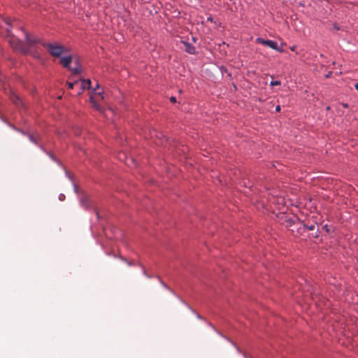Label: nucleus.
<instances>
[{
    "label": "nucleus",
    "instance_id": "obj_1",
    "mask_svg": "<svg viewBox=\"0 0 358 358\" xmlns=\"http://www.w3.org/2000/svg\"><path fill=\"white\" fill-rule=\"evenodd\" d=\"M8 32V42L12 48L15 51H19L23 54L29 52V48L25 45L20 40L9 34V29H6Z\"/></svg>",
    "mask_w": 358,
    "mask_h": 358
},
{
    "label": "nucleus",
    "instance_id": "obj_2",
    "mask_svg": "<svg viewBox=\"0 0 358 358\" xmlns=\"http://www.w3.org/2000/svg\"><path fill=\"white\" fill-rule=\"evenodd\" d=\"M42 45L48 50L52 57H59L66 51V49L63 45L56 43H42Z\"/></svg>",
    "mask_w": 358,
    "mask_h": 358
},
{
    "label": "nucleus",
    "instance_id": "obj_3",
    "mask_svg": "<svg viewBox=\"0 0 358 358\" xmlns=\"http://www.w3.org/2000/svg\"><path fill=\"white\" fill-rule=\"evenodd\" d=\"M256 42L257 43H259V44L264 45L268 46L270 48H271L273 50H276L278 52H282V49L280 48L278 46L277 42H275L274 41L266 40V39H264V38H257L256 39Z\"/></svg>",
    "mask_w": 358,
    "mask_h": 358
},
{
    "label": "nucleus",
    "instance_id": "obj_4",
    "mask_svg": "<svg viewBox=\"0 0 358 358\" xmlns=\"http://www.w3.org/2000/svg\"><path fill=\"white\" fill-rule=\"evenodd\" d=\"M78 87H79V90L77 92L78 95H80L83 93V92L85 89H90L91 87V80H80L79 84L78 85Z\"/></svg>",
    "mask_w": 358,
    "mask_h": 358
},
{
    "label": "nucleus",
    "instance_id": "obj_5",
    "mask_svg": "<svg viewBox=\"0 0 358 358\" xmlns=\"http://www.w3.org/2000/svg\"><path fill=\"white\" fill-rule=\"evenodd\" d=\"M25 37H26L27 42V43H28L29 47H31V46L34 45L36 43H41L42 44V43H43L40 40V38L34 37V36H31L27 33L25 34Z\"/></svg>",
    "mask_w": 358,
    "mask_h": 358
},
{
    "label": "nucleus",
    "instance_id": "obj_6",
    "mask_svg": "<svg viewBox=\"0 0 358 358\" xmlns=\"http://www.w3.org/2000/svg\"><path fill=\"white\" fill-rule=\"evenodd\" d=\"M72 62V57L71 56H65L61 58L60 64L65 68L71 69L70 64Z\"/></svg>",
    "mask_w": 358,
    "mask_h": 358
},
{
    "label": "nucleus",
    "instance_id": "obj_7",
    "mask_svg": "<svg viewBox=\"0 0 358 358\" xmlns=\"http://www.w3.org/2000/svg\"><path fill=\"white\" fill-rule=\"evenodd\" d=\"M11 101L16 106H23V102L20 96L15 93H12L10 96Z\"/></svg>",
    "mask_w": 358,
    "mask_h": 358
},
{
    "label": "nucleus",
    "instance_id": "obj_8",
    "mask_svg": "<svg viewBox=\"0 0 358 358\" xmlns=\"http://www.w3.org/2000/svg\"><path fill=\"white\" fill-rule=\"evenodd\" d=\"M185 49V51L189 54H194L195 53V48L192 45L189 44V43L184 42Z\"/></svg>",
    "mask_w": 358,
    "mask_h": 358
},
{
    "label": "nucleus",
    "instance_id": "obj_9",
    "mask_svg": "<svg viewBox=\"0 0 358 358\" xmlns=\"http://www.w3.org/2000/svg\"><path fill=\"white\" fill-rule=\"evenodd\" d=\"M90 103H92V106L97 110H101V107L100 105L97 103V101L95 100L94 96L90 97Z\"/></svg>",
    "mask_w": 358,
    "mask_h": 358
},
{
    "label": "nucleus",
    "instance_id": "obj_10",
    "mask_svg": "<svg viewBox=\"0 0 358 358\" xmlns=\"http://www.w3.org/2000/svg\"><path fill=\"white\" fill-rule=\"evenodd\" d=\"M79 84V80H75L73 82H67L68 87L69 89H73L75 86H78Z\"/></svg>",
    "mask_w": 358,
    "mask_h": 358
},
{
    "label": "nucleus",
    "instance_id": "obj_11",
    "mask_svg": "<svg viewBox=\"0 0 358 358\" xmlns=\"http://www.w3.org/2000/svg\"><path fill=\"white\" fill-rule=\"evenodd\" d=\"M303 227L306 228L308 230L313 231L316 228H317V226L315 225V224H304Z\"/></svg>",
    "mask_w": 358,
    "mask_h": 358
},
{
    "label": "nucleus",
    "instance_id": "obj_12",
    "mask_svg": "<svg viewBox=\"0 0 358 358\" xmlns=\"http://www.w3.org/2000/svg\"><path fill=\"white\" fill-rule=\"evenodd\" d=\"M70 70L73 74H79L81 72V69L79 66L74 69H71Z\"/></svg>",
    "mask_w": 358,
    "mask_h": 358
},
{
    "label": "nucleus",
    "instance_id": "obj_13",
    "mask_svg": "<svg viewBox=\"0 0 358 358\" xmlns=\"http://www.w3.org/2000/svg\"><path fill=\"white\" fill-rule=\"evenodd\" d=\"M280 84H281L280 81L275 80V81H271V83H270V85L271 86H275V85H280Z\"/></svg>",
    "mask_w": 358,
    "mask_h": 358
},
{
    "label": "nucleus",
    "instance_id": "obj_14",
    "mask_svg": "<svg viewBox=\"0 0 358 358\" xmlns=\"http://www.w3.org/2000/svg\"><path fill=\"white\" fill-rule=\"evenodd\" d=\"M29 140H30L31 142H33V143H36V138L34 137V136H33V135H30V136H29Z\"/></svg>",
    "mask_w": 358,
    "mask_h": 358
},
{
    "label": "nucleus",
    "instance_id": "obj_15",
    "mask_svg": "<svg viewBox=\"0 0 358 358\" xmlns=\"http://www.w3.org/2000/svg\"><path fill=\"white\" fill-rule=\"evenodd\" d=\"M170 101H171V102H172V103H176V97H175V96H171V97L170 98Z\"/></svg>",
    "mask_w": 358,
    "mask_h": 358
},
{
    "label": "nucleus",
    "instance_id": "obj_16",
    "mask_svg": "<svg viewBox=\"0 0 358 358\" xmlns=\"http://www.w3.org/2000/svg\"><path fill=\"white\" fill-rule=\"evenodd\" d=\"M289 227H292V229H290V230H291V231H292V233H294V228H295L294 224H289Z\"/></svg>",
    "mask_w": 358,
    "mask_h": 358
},
{
    "label": "nucleus",
    "instance_id": "obj_17",
    "mask_svg": "<svg viewBox=\"0 0 358 358\" xmlns=\"http://www.w3.org/2000/svg\"><path fill=\"white\" fill-rule=\"evenodd\" d=\"M275 111L276 112H280V106L279 105L275 107Z\"/></svg>",
    "mask_w": 358,
    "mask_h": 358
},
{
    "label": "nucleus",
    "instance_id": "obj_18",
    "mask_svg": "<svg viewBox=\"0 0 358 358\" xmlns=\"http://www.w3.org/2000/svg\"><path fill=\"white\" fill-rule=\"evenodd\" d=\"M331 72H329V73L325 76V77H326V78H329V77L331 76Z\"/></svg>",
    "mask_w": 358,
    "mask_h": 358
},
{
    "label": "nucleus",
    "instance_id": "obj_19",
    "mask_svg": "<svg viewBox=\"0 0 358 358\" xmlns=\"http://www.w3.org/2000/svg\"><path fill=\"white\" fill-rule=\"evenodd\" d=\"M295 48H296V47H295V46H292V47H291V48H290V50H291L292 51H294V50H295Z\"/></svg>",
    "mask_w": 358,
    "mask_h": 358
},
{
    "label": "nucleus",
    "instance_id": "obj_20",
    "mask_svg": "<svg viewBox=\"0 0 358 358\" xmlns=\"http://www.w3.org/2000/svg\"><path fill=\"white\" fill-rule=\"evenodd\" d=\"M355 89H356L357 90H358V83H356V84L355 85Z\"/></svg>",
    "mask_w": 358,
    "mask_h": 358
},
{
    "label": "nucleus",
    "instance_id": "obj_21",
    "mask_svg": "<svg viewBox=\"0 0 358 358\" xmlns=\"http://www.w3.org/2000/svg\"><path fill=\"white\" fill-rule=\"evenodd\" d=\"M342 105L344 108H348V106L347 103H343Z\"/></svg>",
    "mask_w": 358,
    "mask_h": 358
},
{
    "label": "nucleus",
    "instance_id": "obj_22",
    "mask_svg": "<svg viewBox=\"0 0 358 358\" xmlns=\"http://www.w3.org/2000/svg\"><path fill=\"white\" fill-rule=\"evenodd\" d=\"M96 94H98L99 96H101V94H102V92H97Z\"/></svg>",
    "mask_w": 358,
    "mask_h": 358
},
{
    "label": "nucleus",
    "instance_id": "obj_23",
    "mask_svg": "<svg viewBox=\"0 0 358 358\" xmlns=\"http://www.w3.org/2000/svg\"><path fill=\"white\" fill-rule=\"evenodd\" d=\"M127 264H128L129 266H131V264L130 262H127Z\"/></svg>",
    "mask_w": 358,
    "mask_h": 358
}]
</instances>
